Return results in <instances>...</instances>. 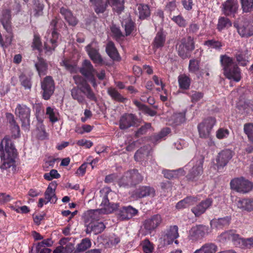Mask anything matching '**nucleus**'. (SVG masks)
Returning <instances> with one entry per match:
<instances>
[{
  "mask_svg": "<svg viewBox=\"0 0 253 253\" xmlns=\"http://www.w3.org/2000/svg\"><path fill=\"white\" fill-rule=\"evenodd\" d=\"M18 153L9 136H5L0 143V157L2 162L0 168L6 169L15 166V159Z\"/></svg>",
  "mask_w": 253,
  "mask_h": 253,
  "instance_id": "obj_1",
  "label": "nucleus"
},
{
  "mask_svg": "<svg viewBox=\"0 0 253 253\" xmlns=\"http://www.w3.org/2000/svg\"><path fill=\"white\" fill-rule=\"evenodd\" d=\"M220 61L224 71V75L228 79L239 82L241 79L240 69L235 63L233 59L227 55H221Z\"/></svg>",
  "mask_w": 253,
  "mask_h": 253,
  "instance_id": "obj_2",
  "label": "nucleus"
},
{
  "mask_svg": "<svg viewBox=\"0 0 253 253\" xmlns=\"http://www.w3.org/2000/svg\"><path fill=\"white\" fill-rule=\"evenodd\" d=\"M143 179V176L134 169L125 172L119 179L118 184L120 187L129 188L141 183Z\"/></svg>",
  "mask_w": 253,
  "mask_h": 253,
  "instance_id": "obj_3",
  "label": "nucleus"
},
{
  "mask_svg": "<svg viewBox=\"0 0 253 253\" xmlns=\"http://www.w3.org/2000/svg\"><path fill=\"white\" fill-rule=\"evenodd\" d=\"M59 18L54 17L50 22L51 36L46 39L44 43V49L46 54L50 55L58 45V40L60 34L57 32V25Z\"/></svg>",
  "mask_w": 253,
  "mask_h": 253,
  "instance_id": "obj_4",
  "label": "nucleus"
},
{
  "mask_svg": "<svg viewBox=\"0 0 253 253\" xmlns=\"http://www.w3.org/2000/svg\"><path fill=\"white\" fill-rule=\"evenodd\" d=\"M176 50L178 56L182 59L189 58L192 52L195 48V42L193 37L188 36L182 38L176 45Z\"/></svg>",
  "mask_w": 253,
  "mask_h": 253,
  "instance_id": "obj_5",
  "label": "nucleus"
},
{
  "mask_svg": "<svg viewBox=\"0 0 253 253\" xmlns=\"http://www.w3.org/2000/svg\"><path fill=\"white\" fill-rule=\"evenodd\" d=\"M230 185L232 189L243 194L249 192L253 187V183L243 177L232 179Z\"/></svg>",
  "mask_w": 253,
  "mask_h": 253,
  "instance_id": "obj_6",
  "label": "nucleus"
},
{
  "mask_svg": "<svg viewBox=\"0 0 253 253\" xmlns=\"http://www.w3.org/2000/svg\"><path fill=\"white\" fill-rule=\"evenodd\" d=\"M204 158H194L192 162L193 165L192 169L189 171L186 178L189 181H197L203 173V163Z\"/></svg>",
  "mask_w": 253,
  "mask_h": 253,
  "instance_id": "obj_7",
  "label": "nucleus"
},
{
  "mask_svg": "<svg viewBox=\"0 0 253 253\" xmlns=\"http://www.w3.org/2000/svg\"><path fill=\"white\" fill-rule=\"evenodd\" d=\"M15 114L21 121L22 127L27 128L30 123V108L23 103L17 104L15 108Z\"/></svg>",
  "mask_w": 253,
  "mask_h": 253,
  "instance_id": "obj_8",
  "label": "nucleus"
},
{
  "mask_svg": "<svg viewBox=\"0 0 253 253\" xmlns=\"http://www.w3.org/2000/svg\"><path fill=\"white\" fill-rule=\"evenodd\" d=\"M216 123V119L213 117H208L198 125L199 136L201 138H211V131Z\"/></svg>",
  "mask_w": 253,
  "mask_h": 253,
  "instance_id": "obj_9",
  "label": "nucleus"
},
{
  "mask_svg": "<svg viewBox=\"0 0 253 253\" xmlns=\"http://www.w3.org/2000/svg\"><path fill=\"white\" fill-rule=\"evenodd\" d=\"M80 73L84 76L92 85L93 87H96L97 85L95 73L96 70L94 68L89 60L85 59L83 63L82 67L80 69Z\"/></svg>",
  "mask_w": 253,
  "mask_h": 253,
  "instance_id": "obj_10",
  "label": "nucleus"
},
{
  "mask_svg": "<svg viewBox=\"0 0 253 253\" xmlns=\"http://www.w3.org/2000/svg\"><path fill=\"white\" fill-rule=\"evenodd\" d=\"M139 123V119L135 115L125 113L120 118L119 127L122 130H125L130 127H137Z\"/></svg>",
  "mask_w": 253,
  "mask_h": 253,
  "instance_id": "obj_11",
  "label": "nucleus"
},
{
  "mask_svg": "<svg viewBox=\"0 0 253 253\" xmlns=\"http://www.w3.org/2000/svg\"><path fill=\"white\" fill-rule=\"evenodd\" d=\"M113 196H116V194L111 190L107 191L103 196L100 206L103 208L104 213H111L119 207L118 204L110 201L109 197L112 198Z\"/></svg>",
  "mask_w": 253,
  "mask_h": 253,
  "instance_id": "obj_12",
  "label": "nucleus"
},
{
  "mask_svg": "<svg viewBox=\"0 0 253 253\" xmlns=\"http://www.w3.org/2000/svg\"><path fill=\"white\" fill-rule=\"evenodd\" d=\"M239 5L237 0H227L221 5V11L226 17L235 18L238 14Z\"/></svg>",
  "mask_w": 253,
  "mask_h": 253,
  "instance_id": "obj_13",
  "label": "nucleus"
},
{
  "mask_svg": "<svg viewBox=\"0 0 253 253\" xmlns=\"http://www.w3.org/2000/svg\"><path fill=\"white\" fill-rule=\"evenodd\" d=\"M42 97L45 100H49L55 90L54 82L51 76L45 77L41 82Z\"/></svg>",
  "mask_w": 253,
  "mask_h": 253,
  "instance_id": "obj_14",
  "label": "nucleus"
},
{
  "mask_svg": "<svg viewBox=\"0 0 253 253\" xmlns=\"http://www.w3.org/2000/svg\"><path fill=\"white\" fill-rule=\"evenodd\" d=\"M209 228L203 225L193 227L189 231L188 238L192 241L201 240L208 233Z\"/></svg>",
  "mask_w": 253,
  "mask_h": 253,
  "instance_id": "obj_15",
  "label": "nucleus"
},
{
  "mask_svg": "<svg viewBox=\"0 0 253 253\" xmlns=\"http://www.w3.org/2000/svg\"><path fill=\"white\" fill-rule=\"evenodd\" d=\"M138 213V211L132 206H123L119 210L118 217L121 220H127Z\"/></svg>",
  "mask_w": 253,
  "mask_h": 253,
  "instance_id": "obj_16",
  "label": "nucleus"
},
{
  "mask_svg": "<svg viewBox=\"0 0 253 253\" xmlns=\"http://www.w3.org/2000/svg\"><path fill=\"white\" fill-rule=\"evenodd\" d=\"M212 199L211 198H207L202 201L195 206L193 207L191 211L196 217H199L204 214L206 211L212 204Z\"/></svg>",
  "mask_w": 253,
  "mask_h": 253,
  "instance_id": "obj_17",
  "label": "nucleus"
},
{
  "mask_svg": "<svg viewBox=\"0 0 253 253\" xmlns=\"http://www.w3.org/2000/svg\"><path fill=\"white\" fill-rule=\"evenodd\" d=\"M162 218L159 214H154L146 219L143 223L144 229L151 233L162 223Z\"/></svg>",
  "mask_w": 253,
  "mask_h": 253,
  "instance_id": "obj_18",
  "label": "nucleus"
},
{
  "mask_svg": "<svg viewBox=\"0 0 253 253\" xmlns=\"http://www.w3.org/2000/svg\"><path fill=\"white\" fill-rule=\"evenodd\" d=\"M155 192V189L152 187L140 186L133 191V196L137 199H141L148 196H154Z\"/></svg>",
  "mask_w": 253,
  "mask_h": 253,
  "instance_id": "obj_19",
  "label": "nucleus"
},
{
  "mask_svg": "<svg viewBox=\"0 0 253 253\" xmlns=\"http://www.w3.org/2000/svg\"><path fill=\"white\" fill-rule=\"evenodd\" d=\"M239 35L242 38H248L253 36V25L248 24H234Z\"/></svg>",
  "mask_w": 253,
  "mask_h": 253,
  "instance_id": "obj_20",
  "label": "nucleus"
},
{
  "mask_svg": "<svg viewBox=\"0 0 253 253\" xmlns=\"http://www.w3.org/2000/svg\"><path fill=\"white\" fill-rule=\"evenodd\" d=\"M239 234L236 233V231L234 230H230L222 233L218 236V240L219 242L224 244L228 241H232L233 245L237 241Z\"/></svg>",
  "mask_w": 253,
  "mask_h": 253,
  "instance_id": "obj_21",
  "label": "nucleus"
},
{
  "mask_svg": "<svg viewBox=\"0 0 253 253\" xmlns=\"http://www.w3.org/2000/svg\"><path fill=\"white\" fill-rule=\"evenodd\" d=\"M232 152L229 149H224L218 153L216 159L217 167H225L232 158Z\"/></svg>",
  "mask_w": 253,
  "mask_h": 253,
  "instance_id": "obj_22",
  "label": "nucleus"
},
{
  "mask_svg": "<svg viewBox=\"0 0 253 253\" xmlns=\"http://www.w3.org/2000/svg\"><path fill=\"white\" fill-rule=\"evenodd\" d=\"M178 228L176 225L171 226L168 229L164 236V241L165 244H171L175 239L179 236Z\"/></svg>",
  "mask_w": 253,
  "mask_h": 253,
  "instance_id": "obj_23",
  "label": "nucleus"
},
{
  "mask_svg": "<svg viewBox=\"0 0 253 253\" xmlns=\"http://www.w3.org/2000/svg\"><path fill=\"white\" fill-rule=\"evenodd\" d=\"M166 41V34L163 31V30L159 31L152 43V46L154 51H156L158 49L163 48L165 44Z\"/></svg>",
  "mask_w": 253,
  "mask_h": 253,
  "instance_id": "obj_24",
  "label": "nucleus"
},
{
  "mask_svg": "<svg viewBox=\"0 0 253 253\" xmlns=\"http://www.w3.org/2000/svg\"><path fill=\"white\" fill-rule=\"evenodd\" d=\"M121 25L125 30V37L132 35L136 32V24L130 17L123 19L121 22Z\"/></svg>",
  "mask_w": 253,
  "mask_h": 253,
  "instance_id": "obj_25",
  "label": "nucleus"
},
{
  "mask_svg": "<svg viewBox=\"0 0 253 253\" xmlns=\"http://www.w3.org/2000/svg\"><path fill=\"white\" fill-rule=\"evenodd\" d=\"M11 19V10L7 9H3L2 11L0 22L3 27V28L7 33H11L12 31Z\"/></svg>",
  "mask_w": 253,
  "mask_h": 253,
  "instance_id": "obj_26",
  "label": "nucleus"
},
{
  "mask_svg": "<svg viewBox=\"0 0 253 253\" xmlns=\"http://www.w3.org/2000/svg\"><path fill=\"white\" fill-rule=\"evenodd\" d=\"M60 13L70 26L74 27L77 25L78 20L69 9L62 7L60 8Z\"/></svg>",
  "mask_w": 253,
  "mask_h": 253,
  "instance_id": "obj_27",
  "label": "nucleus"
},
{
  "mask_svg": "<svg viewBox=\"0 0 253 253\" xmlns=\"http://www.w3.org/2000/svg\"><path fill=\"white\" fill-rule=\"evenodd\" d=\"M85 50L90 58L94 63H102L103 59L99 53L98 50L92 47L91 46V43L88 44L86 46Z\"/></svg>",
  "mask_w": 253,
  "mask_h": 253,
  "instance_id": "obj_28",
  "label": "nucleus"
},
{
  "mask_svg": "<svg viewBox=\"0 0 253 253\" xmlns=\"http://www.w3.org/2000/svg\"><path fill=\"white\" fill-rule=\"evenodd\" d=\"M105 50L108 55L112 60L116 61H121V57L113 42L109 41L107 43Z\"/></svg>",
  "mask_w": 253,
  "mask_h": 253,
  "instance_id": "obj_29",
  "label": "nucleus"
},
{
  "mask_svg": "<svg viewBox=\"0 0 253 253\" xmlns=\"http://www.w3.org/2000/svg\"><path fill=\"white\" fill-rule=\"evenodd\" d=\"M231 220V216H229L218 219L215 218L211 221V225L213 227L217 229H222L224 227H227L229 225Z\"/></svg>",
  "mask_w": 253,
  "mask_h": 253,
  "instance_id": "obj_30",
  "label": "nucleus"
},
{
  "mask_svg": "<svg viewBox=\"0 0 253 253\" xmlns=\"http://www.w3.org/2000/svg\"><path fill=\"white\" fill-rule=\"evenodd\" d=\"M6 118L10 124L12 133L15 138L20 137V127L14 119V115L11 113H7Z\"/></svg>",
  "mask_w": 253,
  "mask_h": 253,
  "instance_id": "obj_31",
  "label": "nucleus"
},
{
  "mask_svg": "<svg viewBox=\"0 0 253 253\" xmlns=\"http://www.w3.org/2000/svg\"><path fill=\"white\" fill-rule=\"evenodd\" d=\"M35 67L40 77L47 74L48 65L43 58L38 57V61L35 63Z\"/></svg>",
  "mask_w": 253,
  "mask_h": 253,
  "instance_id": "obj_32",
  "label": "nucleus"
},
{
  "mask_svg": "<svg viewBox=\"0 0 253 253\" xmlns=\"http://www.w3.org/2000/svg\"><path fill=\"white\" fill-rule=\"evenodd\" d=\"M107 93L113 100L120 103H125L127 99L123 95L117 90L116 88L110 87L107 89Z\"/></svg>",
  "mask_w": 253,
  "mask_h": 253,
  "instance_id": "obj_33",
  "label": "nucleus"
},
{
  "mask_svg": "<svg viewBox=\"0 0 253 253\" xmlns=\"http://www.w3.org/2000/svg\"><path fill=\"white\" fill-rule=\"evenodd\" d=\"M106 226L101 221H94L91 222L88 225L87 231L90 229L89 232H93L95 234H98L102 232ZM87 233V231H86Z\"/></svg>",
  "mask_w": 253,
  "mask_h": 253,
  "instance_id": "obj_34",
  "label": "nucleus"
},
{
  "mask_svg": "<svg viewBox=\"0 0 253 253\" xmlns=\"http://www.w3.org/2000/svg\"><path fill=\"white\" fill-rule=\"evenodd\" d=\"M235 246L242 249H251L253 247V237L244 238L239 235Z\"/></svg>",
  "mask_w": 253,
  "mask_h": 253,
  "instance_id": "obj_35",
  "label": "nucleus"
},
{
  "mask_svg": "<svg viewBox=\"0 0 253 253\" xmlns=\"http://www.w3.org/2000/svg\"><path fill=\"white\" fill-rule=\"evenodd\" d=\"M179 88L182 90H188L190 88L191 79L185 74L180 75L178 77Z\"/></svg>",
  "mask_w": 253,
  "mask_h": 253,
  "instance_id": "obj_36",
  "label": "nucleus"
},
{
  "mask_svg": "<svg viewBox=\"0 0 253 253\" xmlns=\"http://www.w3.org/2000/svg\"><path fill=\"white\" fill-rule=\"evenodd\" d=\"M137 9L140 19L144 20L150 17L151 12L150 7L148 4L139 3L137 5Z\"/></svg>",
  "mask_w": 253,
  "mask_h": 253,
  "instance_id": "obj_37",
  "label": "nucleus"
},
{
  "mask_svg": "<svg viewBox=\"0 0 253 253\" xmlns=\"http://www.w3.org/2000/svg\"><path fill=\"white\" fill-rule=\"evenodd\" d=\"M237 205L238 208L248 211H253V199H242L239 200Z\"/></svg>",
  "mask_w": 253,
  "mask_h": 253,
  "instance_id": "obj_38",
  "label": "nucleus"
},
{
  "mask_svg": "<svg viewBox=\"0 0 253 253\" xmlns=\"http://www.w3.org/2000/svg\"><path fill=\"white\" fill-rule=\"evenodd\" d=\"M107 6L109 5L115 9L116 12L120 14L125 9V1L122 0H106Z\"/></svg>",
  "mask_w": 253,
  "mask_h": 253,
  "instance_id": "obj_39",
  "label": "nucleus"
},
{
  "mask_svg": "<svg viewBox=\"0 0 253 253\" xmlns=\"http://www.w3.org/2000/svg\"><path fill=\"white\" fill-rule=\"evenodd\" d=\"M81 90L84 93L86 97L91 101L96 102L97 100V97L92 90L90 85L86 82L82 84L81 86Z\"/></svg>",
  "mask_w": 253,
  "mask_h": 253,
  "instance_id": "obj_40",
  "label": "nucleus"
},
{
  "mask_svg": "<svg viewBox=\"0 0 253 253\" xmlns=\"http://www.w3.org/2000/svg\"><path fill=\"white\" fill-rule=\"evenodd\" d=\"M91 246L90 240L88 238L83 239L81 242L77 244L73 253H80L85 251Z\"/></svg>",
  "mask_w": 253,
  "mask_h": 253,
  "instance_id": "obj_41",
  "label": "nucleus"
},
{
  "mask_svg": "<svg viewBox=\"0 0 253 253\" xmlns=\"http://www.w3.org/2000/svg\"><path fill=\"white\" fill-rule=\"evenodd\" d=\"M204 45L207 46L209 48L214 49L216 50L219 51L224 44L221 41L212 39L205 41L204 42Z\"/></svg>",
  "mask_w": 253,
  "mask_h": 253,
  "instance_id": "obj_42",
  "label": "nucleus"
},
{
  "mask_svg": "<svg viewBox=\"0 0 253 253\" xmlns=\"http://www.w3.org/2000/svg\"><path fill=\"white\" fill-rule=\"evenodd\" d=\"M217 247L213 243H206L200 249L196 250L193 253H214L217 251Z\"/></svg>",
  "mask_w": 253,
  "mask_h": 253,
  "instance_id": "obj_43",
  "label": "nucleus"
},
{
  "mask_svg": "<svg viewBox=\"0 0 253 253\" xmlns=\"http://www.w3.org/2000/svg\"><path fill=\"white\" fill-rule=\"evenodd\" d=\"M19 79L21 85L24 87L25 89H31L32 85V77L31 75L22 73L19 76Z\"/></svg>",
  "mask_w": 253,
  "mask_h": 253,
  "instance_id": "obj_44",
  "label": "nucleus"
},
{
  "mask_svg": "<svg viewBox=\"0 0 253 253\" xmlns=\"http://www.w3.org/2000/svg\"><path fill=\"white\" fill-rule=\"evenodd\" d=\"M234 56L240 66L245 67L247 65L249 61L245 51L238 50Z\"/></svg>",
  "mask_w": 253,
  "mask_h": 253,
  "instance_id": "obj_45",
  "label": "nucleus"
},
{
  "mask_svg": "<svg viewBox=\"0 0 253 253\" xmlns=\"http://www.w3.org/2000/svg\"><path fill=\"white\" fill-rule=\"evenodd\" d=\"M110 31L113 38L116 41L119 42L124 39L125 35L122 32L120 27L115 25H113L110 27Z\"/></svg>",
  "mask_w": 253,
  "mask_h": 253,
  "instance_id": "obj_46",
  "label": "nucleus"
},
{
  "mask_svg": "<svg viewBox=\"0 0 253 253\" xmlns=\"http://www.w3.org/2000/svg\"><path fill=\"white\" fill-rule=\"evenodd\" d=\"M133 103L139 110L142 111L145 114H148L150 116H154L157 114V112L156 111L151 109L146 105L142 104L140 102L137 100H134Z\"/></svg>",
  "mask_w": 253,
  "mask_h": 253,
  "instance_id": "obj_47",
  "label": "nucleus"
},
{
  "mask_svg": "<svg viewBox=\"0 0 253 253\" xmlns=\"http://www.w3.org/2000/svg\"><path fill=\"white\" fill-rule=\"evenodd\" d=\"M232 26L231 20L226 17H220L218 20L217 29L221 32L225 29H227Z\"/></svg>",
  "mask_w": 253,
  "mask_h": 253,
  "instance_id": "obj_48",
  "label": "nucleus"
},
{
  "mask_svg": "<svg viewBox=\"0 0 253 253\" xmlns=\"http://www.w3.org/2000/svg\"><path fill=\"white\" fill-rule=\"evenodd\" d=\"M244 13L251 12L253 10V0H240Z\"/></svg>",
  "mask_w": 253,
  "mask_h": 253,
  "instance_id": "obj_49",
  "label": "nucleus"
},
{
  "mask_svg": "<svg viewBox=\"0 0 253 253\" xmlns=\"http://www.w3.org/2000/svg\"><path fill=\"white\" fill-rule=\"evenodd\" d=\"M81 88L79 89L77 87H74L71 90V95L72 98L77 100L79 103H82L84 100V97L82 94Z\"/></svg>",
  "mask_w": 253,
  "mask_h": 253,
  "instance_id": "obj_50",
  "label": "nucleus"
},
{
  "mask_svg": "<svg viewBox=\"0 0 253 253\" xmlns=\"http://www.w3.org/2000/svg\"><path fill=\"white\" fill-rule=\"evenodd\" d=\"M92 5L94 6V11L97 14L103 13L108 7L106 2H105L103 0Z\"/></svg>",
  "mask_w": 253,
  "mask_h": 253,
  "instance_id": "obj_51",
  "label": "nucleus"
},
{
  "mask_svg": "<svg viewBox=\"0 0 253 253\" xmlns=\"http://www.w3.org/2000/svg\"><path fill=\"white\" fill-rule=\"evenodd\" d=\"M34 15L36 17L41 16L43 14L44 4L40 0H35L34 2Z\"/></svg>",
  "mask_w": 253,
  "mask_h": 253,
  "instance_id": "obj_52",
  "label": "nucleus"
},
{
  "mask_svg": "<svg viewBox=\"0 0 253 253\" xmlns=\"http://www.w3.org/2000/svg\"><path fill=\"white\" fill-rule=\"evenodd\" d=\"M200 70V61L196 59H192L189 60L188 66L189 72L191 73H196Z\"/></svg>",
  "mask_w": 253,
  "mask_h": 253,
  "instance_id": "obj_53",
  "label": "nucleus"
},
{
  "mask_svg": "<svg viewBox=\"0 0 253 253\" xmlns=\"http://www.w3.org/2000/svg\"><path fill=\"white\" fill-rule=\"evenodd\" d=\"M32 47L34 50H37L40 52L42 50V43L40 36L39 34H35L32 42Z\"/></svg>",
  "mask_w": 253,
  "mask_h": 253,
  "instance_id": "obj_54",
  "label": "nucleus"
},
{
  "mask_svg": "<svg viewBox=\"0 0 253 253\" xmlns=\"http://www.w3.org/2000/svg\"><path fill=\"white\" fill-rule=\"evenodd\" d=\"M143 252L145 253H151L154 250L153 244L148 239H145L140 244Z\"/></svg>",
  "mask_w": 253,
  "mask_h": 253,
  "instance_id": "obj_55",
  "label": "nucleus"
},
{
  "mask_svg": "<svg viewBox=\"0 0 253 253\" xmlns=\"http://www.w3.org/2000/svg\"><path fill=\"white\" fill-rule=\"evenodd\" d=\"M244 130L249 141L253 142V124H246L244 126Z\"/></svg>",
  "mask_w": 253,
  "mask_h": 253,
  "instance_id": "obj_56",
  "label": "nucleus"
},
{
  "mask_svg": "<svg viewBox=\"0 0 253 253\" xmlns=\"http://www.w3.org/2000/svg\"><path fill=\"white\" fill-rule=\"evenodd\" d=\"M187 94L190 97L192 103H196L200 101L204 97V93L202 92L192 90Z\"/></svg>",
  "mask_w": 253,
  "mask_h": 253,
  "instance_id": "obj_57",
  "label": "nucleus"
},
{
  "mask_svg": "<svg viewBox=\"0 0 253 253\" xmlns=\"http://www.w3.org/2000/svg\"><path fill=\"white\" fill-rule=\"evenodd\" d=\"M45 198L47 200V202L51 203H55L57 200V198L55 194V192L49 189H46L44 193Z\"/></svg>",
  "mask_w": 253,
  "mask_h": 253,
  "instance_id": "obj_58",
  "label": "nucleus"
},
{
  "mask_svg": "<svg viewBox=\"0 0 253 253\" xmlns=\"http://www.w3.org/2000/svg\"><path fill=\"white\" fill-rule=\"evenodd\" d=\"M171 19L180 27L185 28L187 25L186 20L181 15L173 16Z\"/></svg>",
  "mask_w": 253,
  "mask_h": 253,
  "instance_id": "obj_59",
  "label": "nucleus"
},
{
  "mask_svg": "<svg viewBox=\"0 0 253 253\" xmlns=\"http://www.w3.org/2000/svg\"><path fill=\"white\" fill-rule=\"evenodd\" d=\"M151 127L150 123H145L144 126H141L135 133V137L138 138L141 135L145 134L148 129Z\"/></svg>",
  "mask_w": 253,
  "mask_h": 253,
  "instance_id": "obj_60",
  "label": "nucleus"
},
{
  "mask_svg": "<svg viewBox=\"0 0 253 253\" xmlns=\"http://www.w3.org/2000/svg\"><path fill=\"white\" fill-rule=\"evenodd\" d=\"M46 114L48 116L50 121L52 123H55L58 121V118L54 109L51 107H47L46 109Z\"/></svg>",
  "mask_w": 253,
  "mask_h": 253,
  "instance_id": "obj_61",
  "label": "nucleus"
},
{
  "mask_svg": "<svg viewBox=\"0 0 253 253\" xmlns=\"http://www.w3.org/2000/svg\"><path fill=\"white\" fill-rule=\"evenodd\" d=\"M43 177L45 179L50 181L53 178H59L60 177V174L57 170L52 169L49 172L45 173L43 175Z\"/></svg>",
  "mask_w": 253,
  "mask_h": 253,
  "instance_id": "obj_62",
  "label": "nucleus"
},
{
  "mask_svg": "<svg viewBox=\"0 0 253 253\" xmlns=\"http://www.w3.org/2000/svg\"><path fill=\"white\" fill-rule=\"evenodd\" d=\"M181 3L183 8L187 11L192 10L194 6L193 0H180Z\"/></svg>",
  "mask_w": 253,
  "mask_h": 253,
  "instance_id": "obj_63",
  "label": "nucleus"
},
{
  "mask_svg": "<svg viewBox=\"0 0 253 253\" xmlns=\"http://www.w3.org/2000/svg\"><path fill=\"white\" fill-rule=\"evenodd\" d=\"M229 131L227 129L220 128L216 132V136L219 139L227 138L229 135Z\"/></svg>",
  "mask_w": 253,
  "mask_h": 253,
  "instance_id": "obj_64",
  "label": "nucleus"
}]
</instances>
